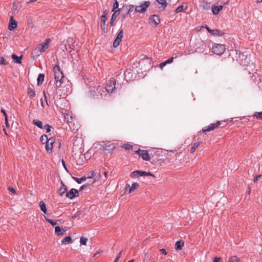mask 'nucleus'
<instances>
[{"instance_id":"dca6fc26","label":"nucleus","mask_w":262,"mask_h":262,"mask_svg":"<svg viewBox=\"0 0 262 262\" xmlns=\"http://www.w3.org/2000/svg\"><path fill=\"white\" fill-rule=\"evenodd\" d=\"M119 13H120V9H118L117 10H116V11L114 10V13L112 16V18H111V21H110V24L112 26H114V21L116 19L117 16L119 14Z\"/></svg>"},{"instance_id":"72a5a7b5","label":"nucleus","mask_w":262,"mask_h":262,"mask_svg":"<svg viewBox=\"0 0 262 262\" xmlns=\"http://www.w3.org/2000/svg\"><path fill=\"white\" fill-rule=\"evenodd\" d=\"M186 9V7H184L183 5L179 6L177 7V8L176 9L175 11L176 13H179L183 10H185Z\"/></svg>"},{"instance_id":"ddd939ff","label":"nucleus","mask_w":262,"mask_h":262,"mask_svg":"<svg viewBox=\"0 0 262 262\" xmlns=\"http://www.w3.org/2000/svg\"><path fill=\"white\" fill-rule=\"evenodd\" d=\"M96 172L92 171L91 176H88V177L83 176V177H81V178H76L75 180L78 183L80 184V183H82V182L85 181L87 179H90V178H92L96 176Z\"/></svg>"},{"instance_id":"58836bf2","label":"nucleus","mask_w":262,"mask_h":262,"mask_svg":"<svg viewBox=\"0 0 262 262\" xmlns=\"http://www.w3.org/2000/svg\"><path fill=\"white\" fill-rule=\"evenodd\" d=\"M122 147L126 150H129L132 148L133 146L129 144H124L122 146Z\"/></svg>"},{"instance_id":"1a4fd4ad","label":"nucleus","mask_w":262,"mask_h":262,"mask_svg":"<svg viewBox=\"0 0 262 262\" xmlns=\"http://www.w3.org/2000/svg\"><path fill=\"white\" fill-rule=\"evenodd\" d=\"M107 11L105 10L103 12V15L101 16V25L100 27L104 32L107 31V28L105 26V22L107 20Z\"/></svg>"},{"instance_id":"393cba45","label":"nucleus","mask_w":262,"mask_h":262,"mask_svg":"<svg viewBox=\"0 0 262 262\" xmlns=\"http://www.w3.org/2000/svg\"><path fill=\"white\" fill-rule=\"evenodd\" d=\"M12 58L14 60H15V62L17 63H21V59L22 58V56L18 57L15 54H13L12 55Z\"/></svg>"},{"instance_id":"423d86ee","label":"nucleus","mask_w":262,"mask_h":262,"mask_svg":"<svg viewBox=\"0 0 262 262\" xmlns=\"http://www.w3.org/2000/svg\"><path fill=\"white\" fill-rule=\"evenodd\" d=\"M221 124H222L221 121H217L215 123L211 124L208 127L203 128L202 129V132L204 133H206L207 132L212 131V130H214V129L219 127V126L220 125H221Z\"/></svg>"},{"instance_id":"6ab92c4d","label":"nucleus","mask_w":262,"mask_h":262,"mask_svg":"<svg viewBox=\"0 0 262 262\" xmlns=\"http://www.w3.org/2000/svg\"><path fill=\"white\" fill-rule=\"evenodd\" d=\"M55 233L58 235H61L64 234L65 230L64 229H61L59 226H56L55 228Z\"/></svg>"},{"instance_id":"20e7f679","label":"nucleus","mask_w":262,"mask_h":262,"mask_svg":"<svg viewBox=\"0 0 262 262\" xmlns=\"http://www.w3.org/2000/svg\"><path fill=\"white\" fill-rule=\"evenodd\" d=\"M212 51L213 53L221 55L225 51V47L223 45L216 44L213 46Z\"/></svg>"},{"instance_id":"37998d69","label":"nucleus","mask_w":262,"mask_h":262,"mask_svg":"<svg viewBox=\"0 0 262 262\" xmlns=\"http://www.w3.org/2000/svg\"><path fill=\"white\" fill-rule=\"evenodd\" d=\"M118 7H119V3L116 0L115 2L114 3V4L113 5V9L112 11L114 12V11L117 10L116 9H118Z\"/></svg>"},{"instance_id":"f3484780","label":"nucleus","mask_w":262,"mask_h":262,"mask_svg":"<svg viewBox=\"0 0 262 262\" xmlns=\"http://www.w3.org/2000/svg\"><path fill=\"white\" fill-rule=\"evenodd\" d=\"M67 191V188L62 182H61V187L58 190V194L62 196Z\"/></svg>"},{"instance_id":"0e129e2a","label":"nucleus","mask_w":262,"mask_h":262,"mask_svg":"<svg viewBox=\"0 0 262 262\" xmlns=\"http://www.w3.org/2000/svg\"><path fill=\"white\" fill-rule=\"evenodd\" d=\"M41 105L42 107H44V104H43V101H42V100L41 99Z\"/></svg>"},{"instance_id":"cd10ccee","label":"nucleus","mask_w":262,"mask_h":262,"mask_svg":"<svg viewBox=\"0 0 262 262\" xmlns=\"http://www.w3.org/2000/svg\"><path fill=\"white\" fill-rule=\"evenodd\" d=\"M39 206L40 207V209L43 211V213H47V209L45 203L43 201H40L39 202Z\"/></svg>"},{"instance_id":"bf43d9fd","label":"nucleus","mask_w":262,"mask_h":262,"mask_svg":"<svg viewBox=\"0 0 262 262\" xmlns=\"http://www.w3.org/2000/svg\"><path fill=\"white\" fill-rule=\"evenodd\" d=\"M205 28H206L208 32H209L210 33L212 32V30L210 29L207 25L205 26Z\"/></svg>"},{"instance_id":"7ed1b4c3","label":"nucleus","mask_w":262,"mask_h":262,"mask_svg":"<svg viewBox=\"0 0 262 262\" xmlns=\"http://www.w3.org/2000/svg\"><path fill=\"white\" fill-rule=\"evenodd\" d=\"M150 5V2L148 1L144 2L140 5L137 6L135 8V12L136 13H144L146 11L147 8Z\"/></svg>"},{"instance_id":"e2e57ef3","label":"nucleus","mask_w":262,"mask_h":262,"mask_svg":"<svg viewBox=\"0 0 262 262\" xmlns=\"http://www.w3.org/2000/svg\"><path fill=\"white\" fill-rule=\"evenodd\" d=\"M107 173H108V171H105V172H104V176H105L106 178L107 177Z\"/></svg>"},{"instance_id":"f8f14e48","label":"nucleus","mask_w":262,"mask_h":262,"mask_svg":"<svg viewBox=\"0 0 262 262\" xmlns=\"http://www.w3.org/2000/svg\"><path fill=\"white\" fill-rule=\"evenodd\" d=\"M79 195L78 191L74 188L71 189L69 192L66 193V196L70 199H72L75 196Z\"/></svg>"},{"instance_id":"ea45409f","label":"nucleus","mask_w":262,"mask_h":262,"mask_svg":"<svg viewBox=\"0 0 262 262\" xmlns=\"http://www.w3.org/2000/svg\"><path fill=\"white\" fill-rule=\"evenodd\" d=\"M157 2L163 6L164 7L167 5L166 0H157Z\"/></svg>"},{"instance_id":"5701e85b","label":"nucleus","mask_w":262,"mask_h":262,"mask_svg":"<svg viewBox=\"0 0 262 262\" xmlns=\"http://www.w3.org/2000/svg\"><path fill=\"white\" fill-rule=\"evenodd\" d=\"M239 258L234 255L231 256L228 260L227 262H239Z\"/></svg>"},{"instance_id":"680f3d73","label":"nucleus","mask_w":262,"mask_h":262,"mask_svg":"<svg viewBox=\"0 0 262 262\" xmlns=\"http://www.w3.org/2000/svg\"><path fill=\"white\" fill-rule=\"evenodd\" d=\"M217 7H218L219 11H220L221 10H222V9H223V6H217Z\"/></svg>"},{"instance_id":"f257e3e1","label":"nucleus","mask_w":262,"mask_h":262,"mask_svg":"<svg viewBox=\"0 0 262 262\" xmlns=\"http://www.w3.org/2000/svg\"><path fill=\"white\" fill-rule=\"evenodd\" d=\"M50 39L47 38L45 41L39 45L33 51L32 55L34 58H37L43 52L49 48Z\"/></svg>"},{"instance_id":"13d9d810","label":"nucleus","mask_w":262,"mask_h":262,"mask_svg":"<svg viewBox=\"0 0 262 262\" xmlns=\"http://www.w3.org/2000/svg\"><path fill=\"white\" fill-rule=\"evenodd\" d=\"M8 190L12 192V193H15V190L13 188H11V187H9L8 188Z\"/></svg>"},{"instance_id":"f03ea898","label":"nucleus","mask_w":262,"mask_h":262,"mask_svg":"<svg viewBox=\"0 0 262 262\" xmlns=\"http://www.w3.org/2000/svg\"><path fill=\"white\" fill-rule=\"evenodd\" d=\"M53 72L54 74V78L56 82V86L59 88L64 79V76L62 72L61 71L58 65H55L53 68Z\"/></svg>"},{"instance_id":"a19ab883","label":"nucleus","mask_w":262,"mask_h":262,"mask_svg":"<svg viewBox=\"0 0 262 262\" xmlns=\"http://www.w3.org/2000/svg\"><path fill=\"white\" fill-rule=\"evenodd\" d=\"M8 62L6 61L5 58L3 57H0V64L2 65H7Z\"/></svg>"},{"instance_id":"603ef678","label":"nucleus","mask_w":262,"mask_h":262,"mask_svg":"<svg viewBox=\"0 0 262 262\" xmlns=\"http://www.w3.org/2000/svg\"><path fill=\"white\" fill-rule=\"evenodd\" d=\"M1 112L4 114V116H5V118H8L7 113H6V111L3 108L1 109Z\"/></svg>"},{"instance_id":"7c9ffc66","label":"nucleus","mask_w":262,"mask_h":262,"mask_svg":"<svg viewBox=\"0 0 262 262\" xmlns=\"http://www.w3.org/2000/svg\"><path fill=\"white\" fill-rule=\"evenodd\" d=\"M49 139L48 138V137L46 135H43L41 136L40 138V141L41 142L42 144L46 143V142L48 141V140Z\"/></svg>"},{"instance_id":"473e14b6","label":"nucleus","mask_w":262,"mask_h":262,"mask_svg":"<svg viewBox=\"0 0 262 262\" xmlns=\"http://www.w3.org/2000/svg\"><path fill=\"white\" fill-rule=\"evenodd\" d=\"M97 91H98V93L96 94H93L94 97L99 98V96H101V93H100V91H102V88L101 86H98L97 88Z\"/></svg>"},{"instance_id":"864d4df0","label":"nucleus","mask_w":262,"mask_h":262,"mask_svg":"<svg viewBox=\"0 0 262 262\" xmlns=\"http://www.w3.org/2000/svg\"><path fill=\"white\" fill-rule=\"evenodd\" d=\"M221 259L220 257H215L213 259V262H220Z\"/></svg>"},{"instance_id":"a878e982","label":"nucleus","mask_w":262,"mask_h":262,"mask_svg":"<svg viewBox=\"0 0 262 262\" xmlns=\"http://www.w3.org/2000/svg\"><path fill=\"white\" fill-rule=\"evenodd\" d=\"M139 176H151L155 177V176L150 172L139 170Z\"/></svg>"},{"instance_id":"bb28decb","label":"nucleus","mask_w":262,"mask_h":262,"mask_svg":"<svg viewBox=\"0 0 262 262\" xmlns=\"http://www.w3.org/2000/svg\"><path fill=\"white\" fill-rule=\"evenodd\" d=\"M63 244H69L72 242L71 236H66L62 239L61 241Z\"/></svg>"},{"instance_id":"c85d7f7f","label":"nucleus","mask_w":262,"mask_h":262,"mask_svg":"<svg viewBox=\"0 0 262 262\" xmlns=\"http://www.w3.org/2000/svg\"><path fill=\"white\" fill-rule=\"evenodd\" d=\"M83 158H84V156L83 155H79V159L76 160L77 165H81L83 164Z\"/></svg>"},{"instance_id":"0eeeda50","label":"nucleus","mask_w":262,"mask_h":262,"mask_svg":"<svg viewBox=\"0 0 262 262\" xmlns=\"http://www.w3.org/2000/svg\"><path fill=\"white\" fill-rule=\"evenodd\" d=\"M135 152L139 155L143 160L145 161H149L150 158L147 150L138 149L135 151Z\"/></svg>"},{"instance_id":"9b49d317","label":"nucleus","mask_w":262,"mask_h":262,"mask_svg":"<svg viewBox=\"0 0 262 262\" xmlns=\"http://www.w3.org/2000/svg\"><path fill=\"white\" fill-rule=\"evenodd\" d=\"M55 140V139L53 137H51L48 140V141L46 143V149L48 152H50L52 151L53 148V144L54 143Z\"/></svg>"},{"instance_id":"e433bc0d","label":"nucleus","mask_w":262,"mask_h":262,"mask_svg":"<svg viewBox=\"0 0 262 262\" xmlns=\"http://www.w3.org/2000/svg\"><path fill=\"white\" fill-rule=\"evenodd\" d=\"M139 176V170H136L132 172L130 177L133 178H135Z\"/></svg>"},{"instance_id":"49530a36","label":"nucleus","mask_w":262,"mask_h":262,"mask_svg":"<svg viewBox=\"0 0 262 262\" xmlns=\"http://www.w3.org/2000/svg\"><path fill=\"white\" fill-rule=\"evenodd\" d=\"M45 128L46 129L47 133H49L51 131V126L48 124H47L45 126Z\"/></svg>"},{"instance_id":"c9c22d12","label":"nucleus","mask_w":262,"mask_h":262,"mask_svg":"<svg viewBox=\"0 0 262 262\" xmlns=\"http://www.w3.org/2000/svg\"><path fill=\"white\" fill-rule=\"evenodd\" d=\"M88 241V239L87 238L81 237L80 238V242L81 245H86Z\"/></svg>"},{"instance_id":"412c9836","label":"nucleus","mask_w":262,"mask_h":262,"mask_svg":"<svg viewBox=\"0 0 262 262\" xmlns=\"http://www.w3.org/2000/svg\"><path fill=\"white\" fill-rule=\"evenodd\" d=\"M213 35L222 36L224 34L223 31L220 30H212V32L210 33Z\"/></svg>"},{"instance_id":"6e6552de","label":"nucleus","mask_w":262,"mask_h":262,"mask_svg":"<svg viewBox=\"0 0 262 262\" xmlns=\"http://www.w3.org/2000/svg\"><path fill=\"white\" fill-rule=\"evenodd\" d=\"M139 187V184L137 182L134 183L130 186L129 184H127L125 187V192L130 193L136 190H137Z\"/></svg>"},{"instance_id":"c756f323","label":"nucleus","mask_w":262,"mask_h":262,"mask_svg":"<svg viewBox=\"0 0 262 262\" xmlns=\"http://www.w3.org/2000/svg\"><path fill=\"white\" fill-rule=\"evenodd\" d=\"M200 142H195L193 144V146L190 149V152L193 153L195 151L196 148L199 147L200 145Z\"/></svg>"},{"instance_id":"8fccbe9b","label":"nucleus","mask_w":262,"mask_h":262,"mask_svg":"<svg viewBox=\"0 0 262 262\" xmlns=\"http://www.w3.org/2000/svg\"><path fill=\"white\" fill-rule=\"evenodd\" d=\"M261 175L256 176L253 179L254 183H256L257 181L258 180V178L261 177Z\"/></svg>"},{"instance_id":"79ce46f5","label":"nucleus","mask_w":262,"mask_h":262,"mask_svg":"<svg viewBox=\"0 0 262 262\" xmlns=\"http://www.w3.org/2000/svg\"><path fill=\"white\" fill-rule=\"evenodd\" d=\"M149 260V256L148 255V253L145 252L144 253V259H143V262H148Z\"/></svg>"},{"instance_id":"de8ad7c7","label":"nucleus","mask_w":262,"mask_h":262,"mask_svg":"<svg viewBox=\"0 0 262 262\" xmlns=\"http://www.w3.org/2000/svg\"><path fill=\"white\" fill-rule=\"evenodd\" d=\"M129 8L128 10L127 14H129V13H132L134 11V10H135L134 6L133 5H129Z\"/></svg>"},{"instance_id":"4be33fe9","label":"nucleus","mask_w":262,"mask_h":262,"mask_svg":"<svg viewBox=\"0 0 262 262\" xmlns=\"http://www.w3.org/2000/svg\"><path fill=\"white\" fill-rule=\"evenodd\" d=\"M27 93H28L29 97L30 98H32L35 96V91L31 88H29L28 89Z\"/></svg>"},{"instance_id":"69168bd1","label":"nucleus","mask_w":262,"mask_h":262,"mask_svg":"<svg viewBox=\"0 0 262 262\" xmlns=\"http://www.w3.org/2000/svg\"><path fill=\"white\" fill-rule=\"evenodd\" d=\"M3 131L5 133V134L6 135H8L7 132H6V129L5 128H4L3 129Z\"/></svg>"},{"instance_id":"4c0bfd02","label":"nucleus","mask_w":262,"mask_h":262,"mask_svg":"<svg viewBox=\"0 0 262 262\" xmlns=\"http://www.w3.org/2000/svg\"><path fill=\"white\" fill-rule=\"evenodd\" d=\"M254 117H255L257 119L262 120V112H255Z\"/></svg>"},{"instance_id":"c03bdc74","label":"nucleus","mask_w":262,"mask_h":262,"mask_svg":"<svg viewBox=\"0 0 262 262\" xmlns=\"http://www.w3.org/2000/svg\"><path fill=\"white\" fill-rule=\"evenodd\" d=\"M27 23V24L29 26H30L31 25H32V23H33V19H32V18L30 17V16L28 17Z\"/></svg>"},{"instance_id":"b1692460","label":"nucleus","mask_w":262,"mask_h":262,"mask_svg":"<svg viewBox=\"0 0 262 262\" xmlns=\"http://www.w3.org/2000/svg\"><path fill=\"white\" fill-rule=\"evenodd\" d=\"M32 123L38 127L40 128H42V123L41 121L38 120H34L32 122Z\"/></svg>"},{"instance_id":"5fc2aeb1","label":"nucleus","mask_w":262,"mask_h":262,"mask_svg":"<svg viewBox=\"0 0 262 262\" xmlns=\"http://www.w3.org/2000/svg\"><path fill=\"white\" fill-rule=\"evenodd\" d=\"M122 250H121L117 255V257H116L117 259H119L122 255Z\"/></svg>"},{"instance_id":"a18cd8bd","label":"nucleus","mask_w":262,"mask_h":262,"mask_svg":"<svg viewBox=\"0 0 262 262\" xmlns=\"http://www.w3.org/2000/svg\"><path fill=\"white\" fill-rule=\"evenodd\" d=\"M46 219V221L50 223L52 226H54L55 225H56L57 224V222L56 221H54L51 219Z\"/></svg>"},{"instance_id":"2eb2a0df","label":"nucleus","mask_w":262,"mask_h":262,"mask_svg":"<svg viewBox=\"0 0 262 262\" xmlns=\"http://www.w3.org/2000/svg\"><path fill=\"white\" fill-rule=\"evenodd\" d=\"M151 23H154L156 25H158L160 23L159 17L156 15H153L149 18Z\"/></svg>"},{"instance_id":"aec40b11","label":"nucleus","mask_w":262,"mask_h":262,"mask_svg":"<svg viewBox=\"0 0 262 262\" xmlns=\"http://www.w3.org/2000/svg\"><path fill=\"white\" fill-rule=\"evenodd\" d=\"M45 75L43 74H39L37 78V85H40L41 84L44 80Z\"/></svg>"},{"instance_id":"a211bd4d","label":"nucleus","mask_w":262,"mask_h":262,"mask_svg":"<svg viewBox=\"0 0 262 262\" xmlns=\"http://www.w3.org/2000/svg\"><path fill=\"white\" fill-rule=\"evenodd\" d=\"M184 242L182 240H179L177 242L175 245V248L176 250H181L184 246Z\"/></svg>"},{"instance_id":"338daca9","label":"nucleus","mask_w":262,"mask_h":262,"mask_svg":"<svg viewBox=\"0 0 262 262\" xmlns=\"http://www.w3.org/2000/svg\"><path fill=\"white\" fill-rule=\"evenodd\" d=\"M261 2H262V0H257V1H256V2H257V3H261Z\"/></svg>"},{"instance_id":"39448f33","label":"nucleus","mask_w":262,"mask_h":262,"mask_svg":"<svg viewBox=\"0 0 262 262\" xmlns=\"http://www.w3.org/2000/svg\"><path fill=\"white\" fill-rule=\"evenodd\" d=\"M116 80L114 78L111 79L106 84V91L110 93H112L115 89Z\"/></svg>"},{"instance_id":"2f4dec72","label":"nucleus","mask_w":262,"mask_h":262,"mask_svg":"<svg viewBox=\"0 0 262 262\" xmlns=\"http://www.w3.org/2000/svg\"><path fill=\"white\" fill-rule=\"evenodd\" d=\"M64 118L68 122H72L73 120V117L70 113L66 114Z\"/></svg>"},{"instance_id":"774afa93","label":"nucleus","mask_w":262,"mask_h":262,"mask_svg":"<svg viewBox=\"0 0 262 262\" xmlns=\"http://www.w3.org/2000/svg\"><path fill=\"white\" fill-rule=\"evenodd\" d=\"M134 259H132V260H130L129 261H128V262H134Z\"/></svg>"},{"instance_id":"4d7b16f0","label":"nucleus","mask_w":262,"mask_h":262,"mask_svg":"<svg viewBox=\"0 0 262 262\" xmlns=\"http://www.w3.org/2000/svg\"><path fill=\"white\" fill-rule=\"evenodd\" d=\"M5 120L6 125L7 127L8 128L9 127V124L8 123V118H5Z\"/></svg>"},{"instance_id":"09e8293b","label":"nucleus","mask_w":262,"mask_h":262,"mask_svg":"<svg viewBox=\"0 0 262 262\" xmlns=\"http://www.w3.org/2000/svg\"><path fill=\"white\" fill-rule=\"evenodd\" d=\"M173 59H174V57H171L170 58H169L168 59H167V60H166L165 61L166 62V64H169V63H172L173 61Z\"/></svg>"},{"instance_id":"6e6d98bb","label":"nucleus","mask_w":262,"mask_h":262,"mask_svg":"<svg viewBox=\"0 0 262 262\" xmlns=\"http://www.w3.org/2000/svg\"><path fill=\"white\" fill-rule=\"evenodd\" d=\"M166 64H166V62H165V61H164V62H162V63H161L160 64V67L161 69H162L164 66H166Z\"/></svg>"},{"instance_id":"3c124183","label":"nucleus","mask_w":262,"mask_h":262,"mask_svg":"<svg viewBox=\"0 0 262 262\" xmlns=\"http://www.w3.org/2000/svg\"><path fill=\"white\" fill-rule=\"evenodd\" d=\"M160 251L164 255H166L167 254V252L165 249H160Z\"/></svg>"},{"instance_id":"f704fd0d","label":"nucleus","mask_w":262,"mask_h":262,"mask_svg":"<svg viewBox=\"0 0 262 262\" xmlns=\"http://www.w3.org/2000/svg\"><path fill=\"white\" fill-rule=\"evenodd\" d=\"M212 11L213 14L216 15L219 13V10L217 6H213L212 7Z\"/></svg>"},{"instance_id":"4468645a","label":"nucleus","mask_w":262,"mask_h":262,"mask_svg":"<svg viewBox=\"0 0 262 262\" xmlns=\"http://www.w3.org/2000/svg\"><path fill=\"white\" fill-rule=\"evenodd\" d=\"M17 24L16 20L13 19V17L11 16L10 19L8 28L10 30H12L17 27Z\"/></svg>"},{"instance_id":"052dcab7","label":"nucleus","mask_w":262,"mask_h":262,"mask_svg":"<svg viewBox=\"0 0 262 262\" xmlns=\"http://www.w3.org/2000/svg\"><path fill=\"white\" fill-rule=\"evenodd\" d=\"M62 164L63 166V167H64V168L67 170V168H66V164H65V162L64 161V160L62 159Z\"/></svg>"},{"instance_id":"9d476101","label":"nucleus","mask_w":262,"mask_h":262,"mask_svg":"<svg viewBox=\"0 0 262 262\" xmlns=\"http://www.w3.org/2000/svg\"><path fill=\"white\" fill-rule=\"evenodd\" d=\"M123 29L120 30L119 32L118 33L116 39H115V40L113 42V46L115 48L117 47L119 45V44L121 41V39L123 37Z\"/></svg>"}]
</instances>
